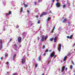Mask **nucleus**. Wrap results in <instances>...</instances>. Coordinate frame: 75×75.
<instances>
[{
	"label": "nucleus",
	"instance_id": "f8f14e48",
	"mask_svg": "<svg viewBox=\"0 0 75 75\" xmlns=\"http://www.w3.org/2000/svg\"><path fill=\"white\" fill-rule=\"evenodd\" d=\"M63 8H66V5L65 4H64L63 5Z\"/></svg>",
	"mask_w": 75,
	"mask_h": 75
},
{
	"label": "nucleus",
	"instance_id": "6ab92c4d",
	"mask_svg": "<svg viewBox=\"0 0 75 75\" xmlns=\"http://www.w3.org/2000/svg\"><path fill=\"white\" fill-rule=\"evenodd\" d=\"M50 41L52 42V41H53V38H51L50 39Z\"/></svg>",
	"mask_w": 75,
	"mask_h": 75
},
{
	"label": "nucleus",
	"instance_id": "f03ea898",
	"mask_svg": "<svg viewBox=\"0 0 75 75\" xmlns=\"http://www.w3.org/2000/svg\"><path fill=\"white\" fill-rule=\"evenodd\" d=\"M22 63L23 64H24L25 61V58H23V57H22Z\"/></svg>",
	"mask_w": 75,
	"mask_h": 75
},
{
	"label": "nucleus",
	"instance_id": "49530a36",
	"mask_svg": "<svg viewBox=\"0 0 75 75\" xmlns=\"http://www.w3.org/2000/svg\"><path fill=\"white\" fill-rule=\"evenodd\" d=\"M43 55H44V56H45V53L43 54Z\"/></svg>",
	"mask_w": 75,
	"mask_h": 75
},
{
	"label": "nucleus",
	"instance_id": "72a5a7b5",
	"mask_svg": "<svg viewBox=\"0 0 75 75\" xmlns=\"http://www.w3.org/2000/svg\"><path fill=\"white\" fill-rule=\"evenodd\" d=\"M35 67H37V66H38V64H35Z\"/></svg>",
	"mask_w": 75,
	"mask_h": 75
},
{
	"label": "nucleus",
	"instance_id": "412c9836",
	"mask_svg": "<svg viewBox=\"0 0 75 75\" xmlns=\"http://www.w3.org/2000/svg\"><path fill=\"white\" fill-rule=\"evenodd\" d=\"M73 36V35H71L70 37V39H72V37Z\"/></svg>",
	"mask_w": 75,
	"mask_h": 75
},
{
	"label": "nucleus",
	"instance_id": "338daca9",
	"mask_svg": "<svg viewBox=\"0 0 75 75\" xmlns=\"http://www.w3.org/2000/svg\"><path fill=\"white\" fill-rule=\"evenodd\" d=\"M56 57V55H55L54 56V57Z\"/></svg>",
	"mask_w": 75,
	"mask_h": 75
},
{
	"label": "nucleus",
	"instance_id": "3c124183",
	"mask_svg": "<svg viewBox=\"0 0 75 75\" xmlns=\"http://www.w3.org/2000/svg\"><path fill=\"white\" fill-rule=\"evenodd\" d=\"M1 60L3 59V58L2 57H1Z\"/></svg>",
	"mask_w": 75,
	"mask_h": 75
},
{
	"label": "nucleus",
	"instance_id": "864d4df0",
	"mask_svg": "<svg viewBox=\"0 0 75 75\" xmlns=\"http://www.w3.org/2000/svg\"><path fill=\"white\" fill-rule=\"evenodd\" d=\"M13 60H14V58L13 57Z\"/></svg>",
	"mask_w": 75,
	"mask_h": 75
},
{
	"label": "nucleus",
	"instance_id": "7ed1b4c3",
	"mask_svg": "<svg viewBox=\"0 0 75 75\" xmlns=\"http://www.w3.org/2000/svg\"><path fill=\"white\" fill-rule=\"evenodd\" d=\"M0 42L1 44V46H0V50H1V49H2V48H3V45H2V41H1V40L0 39Z\"/></svg>",
	"mask_w": 75,
	"mask_h": 75
},
{
	"label": "nucleus",
	"instance_id": "774afa93",
	"mask_svg": "<svg viewBox=\"0 0 75 75\" xmlns=\"http://www.w3.org/2000/svg\"><path fill=\"white\" fill-rule=\"evenodd\" d=\"M45 75H47V74H45Z\"/></svg>",
	"mask_w": 75,
	"mask_h": 75
},
{
	"label": "nucleus",
	"instance_id": "473e14b6",
	"mask_svg": "<svg viewBox=\"0 0 75 75\" xmlns=\"http://www.w3.org/2000/svg\"><path fill=\"white\" fill-rule=\"evenodd\" d=\"M45 52H48V50H46V51H45Z\"/></svg>",
	"mask_w": 75,
	"mask_h": 75
},
{
	"label": "nucleus",
	"instance_id": "39448f33",
	"mask_svg": "<svg viewBox=\"0 0 75 75\" xmlns=\"http://www.w3.org/2000/svg\"><path fill=\"white\" fill-rule=\"evenodd\" d=\"M18 42H21V38L20 37H18Z\"/></svg>",
	"mask_w": 75,
	"mask_h": 75
},
{
	"label": "nucleus",
	"instance_id": "bb28decb",
	"mask_svg": "<svg viewBox=\"0 0 75 75\" xmlns=\"http://www.w3.org/2000/svg\"><path fill=\"white\" fill-rule=\"evenodd\" d=\"M24 6H25V7H28V5L25 4L24 5Z\"/></svg>",
	"mask_w": 75,
	"mask_h": 75
},
{
	"label": "nucleus",
	"instance_id": "4d7b16f0",
	"mask_svg": "<svg viewBox=\"0 0 75 75\" xmlns=\"http://www.w3.org/2000/svg\"><path fill=\"white\" fill-rule=\"evenodd\" d=\"M34 4H35H35H35V2H34Z\"/></svg>",
	"mask_w": 75,
	"mask_h": 75
},
{
	"label": "nucleus",
	"instance_id": "0eeeda50",
	"mask_svg": "<svg viewBox=\"0 0 75 75\" xmlns=\"http://www.w3.org/2000/svg\"><path fill=\"white\" fill-rule=\"evenodd\" d=\"M65 66H63L62 69V72H64V71L65 69Z\"/></svg>",
	"mask_w": 75,
	"mask_h": 75
},
{
	"label": "nucleus",
	"instance_id": "dca6fc26",
	"mask_svg": "<svg viewBox=\"0 0 75 75\" xmlns=\"http://www.w3.org/2000/svg\"><path fill=\"white\" fill-rule=\"evenodd\" d=\"M50 18H50V17H49L47 19V21H48L50 20Z\"/></svg>",
	"mask_w": 75,
	"mask_h": 75
},
{
	"label": "nucleus",
	"instance_id": "13d9d810",
	"mask_svg": "<svg viewBox=\"0 0 75 75\" xmlns=\"http://www.w3.org/2000/svg\"><path fill=\"white\" fill-rule=\"evenodd\" d=\"M59 71H61V69H59Z\"/></svg>",
	"mask_w": 75,
	"mask_h": 75
},
{
	"label": "nucleus",
	"instance_id": "1a4fd4ad",
	"mask_svg": "<svg viewBox=\"0 0 75 75\" xmlns=\"http://www.w3.org/2000/svg\"><path fill=\"white\" fill-rule=\"evenodd\" d=\"M38 59L39 61H41V57H40V56H39V57H38Z\"/></svg>",
	"mask_w": 75,
	"mask_h": 75
},
{
	"label": "nucleus",
	"instance_id": "e433bc0d",
	"mask_svg": "<svg viewBox=\"0 0 75 75\" xmlns=\"http://www.w3.org/2000/svg\"><path fill=\"white\" fill-rule=\"evenodd\" d=\"M17 28H19V26L18 25H17L16 27Z\"/></svg>",
	"mask_w": 75,
	"mask_h": 75
},
{
	"label": "nucleus",
	"instance_id": "79ce46f5",
	"mask_svg": "<svg viewBox=\"0 0 75 75\" xmlns=\"http://www.w3.org/2000/svg\"><path fill=\"white\" fill-rule=\"evenodd\" d=\"M14 46L15 47H17V45H16V44L14 45Z\"/></svg>",
	"mask_w": 75,
	"mask_h": 75
},
{
	"label": "nucleus",
	"instance_id": "c03bdc74",
	"mask_svg": "<svg viewBox=\"0 0 75 75\" xmlns=\"http://www.w3.org/2000/svg\"><path fill=\"white\" fill-rule=\"evenodd\" d=\"M24 34H25V33H23L22 34V35H24Z\"/></svg>",
	"mask_w": 75,
	"mask_h": 75
},
{
	"label": "nucleus",
	"instance_id": "58836bf2",
	"mask_svg": "<svg viewBox=\"0 0 75 75\" xmlns=\"http://www.w3.org/2000/svg\"><path fill=\"white\" fill-rule=\"evenodd\" d=\"M8 64H9V62H6L7 65H8Z\"/></svg>",
	"mask_w": 75,
	"mask_h": 75
},
{
	"label": "nucleus",
	"instance_id": "de8ad7c7",
	"mask_svg": "<svg viewBox=\"0 0 75 75\" xmlns=\"http://www.w3.org/2000/svg\"><path fill=\"white\" fill-rule=\"evenodd\" d=\"M11 40H12V39H10L9 40V41H11Z\"/></svg>",
	"mask_w": 75,
	"mask_h": 75
},
{
	"label": "nucleus",
	"instance_id": "603ef678",
	"mask_svg": "<svg viewBox=\"0 0 75 75\" xmlns=\"http://www.w3.org/2000/svg\"><path fill=\"white\" fill-rule=\"evenodd\" d=\"M23 5L24 6L25 5V3H24V2H23Z\"/></svg>",
	"mask_w": 75,
	"mask_h": 75
},
{
	"label": "nucleus",
	"instance_id": "423d86ee",
	"mask_svg": "<svg viewBox=\"0 0 75 75\" xmlns=\"http://www.w3.org/2000/svg\"><path fill=\"white\" fill-rule=\"evenodd\" d=\"M55 55V52H53L51 54H50V57H52Z\"/></svg>",
	"mask_w": 75,
	"mask_h": 75
},
{
	"label": "nucleus",
	"instance_id": "7c9ffc66",
	"mask_svg": "<svg viewBox=\"0 0 75 75\" xmlns=\"http://www.w3.org/2000/svg\"><path fill=\"white\" fill-rule=\"evenodd\" d=\"M8 13L10 14H11V11H10L9 12V13Z\"/></svg>",
	"mask_w": 75,
	"mask_h": 75
},
{
	"label": "nucleus",
	"instance_id": "b1692460",
	"mask_svg": "<svg viewBox=\"0 0 75 75\" xmlns=\"http://www.w3.org/2000/svg\"><path fill=\"white\" fill-rule=\"evenodd\" d=\"M8 56V54H5V57H7Z\"/></svg>",
	"mask_w": 75,
	"mask_h": 75
},
{
	"label": "nucleus",
	"instance_id": "2f4dec72",
	"mask_svg": "<svg viewBox=\"0 0 75 75\" xmlns=\"http://www.w3.org/2000/svg\"><path fill=\"white\" fill-rule=\"evenodd\" d=\"M38 24H40V20L38 21Z\"/></svg>",
	"mask_w": 75,
	"mask_h": 75
},
{
	"label": "nucleus",
	"instance_id": "ddd939ff",
	"mask_svg": "<svg viewBox=\"0 0 75 75\" xmlns=\"http://www.w3.org/2000/svg\"><path fill=\"white\" fill-rule=\"evenodd\" d=\"M67 3L68 6H71V3H70L67 2Z\"/></svg>",
	"mask_w": 75,
	"mask_h": 75
},
{
	"label": "nucleus",
	"instance_id": "5701e85b",
	"mask_svg": "<svg viewBox=\"0 0 75 75\" xmlns=\"http://www.w3.org/2000/svg\"><path fill=\"white\" fill-rule=\"evenodd\" d=\"M45 45H43V46L42 48L43 49H44V48H45Z\"/></svg>",
	"mask_w": 75,
	"mask_h": 75
},
{
	"label": "nucleus",
	"instance_id": "37998d69",
	"mask_svg": "<svg viewBox=\"0 0 75 75\" xmlns=\"http://www.w3.org/2000/svg\"><path fill=\"white\" fill-rule=\"evenodd\" d=\"M49 13H52V11H50L49 12Z\"/></svg>",
	"mask_w": 75,
	"mask_h": 75
},
{
	"label": "nucleus",
	"instance_id": "bf43d9fd",
	"mask_svg": "<svg viewBox=\"0 0 75 75\" xmlns=\"http://www.w3.org/2000/svg\"><path fill=\"white\" fill-rule=\"evenodd\" d=\"M6 30V29L5 28H4V31H5V30Z\"/></svg>",
	"mask_w": 75,
	"mask_h": 75
},
{
	"label": "nucleus",
	"instance_id": "9b49d317",
	"mask_svg": "<svg viewBox=\"0 0 75 75\" xmlns=\"http://www.w3.org/2000/svg\"><path fill=\"white\" fill-rule=\"evenodd\" d=\"M67 21V19H64V20H63L62 21L63 23H65V22H66Z\"/></svg>",
	"mask_w": 75,
	"mask_h": 75
},
{
	"label": "nucleus",
	"instance_id": "a878e982",
	"mask_svg": "<svg viewBox=\"0 0 75 75\" xmlns=\"http://www.w3.org/2000/svg\"><path fill=\"white\" fill-rule=\"evenodd\" d=\"M71 62L73 65H75V64H74V61H72V60H71Z\"/></svg>",
	"mask_w": 75,
	"mask_h": 75
},
{
	"label": "nucleus",
	"instance_id": "f704fd0d",
	"mask_svg": "<svg viewBox=\"0 0 75 75\" xmlns=\"http://www.w3.org/2000/svg\"><path fill=\"white\" fill-rule=\"evenodd\" d=\"M70 55V53H69L67 54V56H69V55Z\"/></svg>",
	"mask_w": 75,
	"mask_h": 75
},
{
	"label": "nucleus",
	"instance_id": "4be33fe9",
	"mask_svg": "<svg viewBox=\"0 0 75 75\" xmlns=\"http://www.w3.org/2000/svg\"><path fill=\"white\" fill-rule=\"evenodd\" d=\"M47 38H48V37L47 36H46L45 37V40H46V39H47Z\"/></svg>",
	"mask_w": 75,
	"mask_h": 75
},
{
	"label": "nucleus",
	"instance_id": "393cba45",
	"mask_svg": "<svg viewBox=\"0 0 75 75\" xmlns=\"http://www.w3.org/2000/svg\"><path fill=\"white\" fill-rule=\"evenodd\" d=\"M73 67V66H72V65H71L70 67V69H72V68Z\"/></svg>",
	"mask_w": 75,
	"mask_h": 75
},
{
	"label": "nucleus",
	"instance_id": "69168bd1",
	"mask_svg": "<svg viewBox=\"0 0 75 75\" xmlns=\"http://www.w3.org/2000/svg\"><path fill=\"white\" fill-rule=\"evenodd\" d=\"M7 74H8V73L7 72Z\"/></svg>",
	"mask_w": 75,
	"mask_h": 75
},
{
	"label": "nucleus",
	"instance_id": "c9c22d12",
	"mask_svg": "<svg viewBox=\"0 0 75 75\" xmlns=\"http://www.w3.org/2000/svg\"><path fill=\"white\" fill-rule=\"evenodd\" d=\"M16 54L14 55L13 56V58H15V57H16Z\"/></svg>",
	"mask_w": 75,
	"mask_h": 75
},
{
	"label": "nucleus",
	"instance_id": "c85d7f7f",
	"mask_svg": "<svg viewBox=\"0 0 75 75\" xmlns=\"http://www.w3.org/2000/svg\"><path fill=\"white\" fill-rule=\"evenodd\" d=\"M10 15L8 13L6 14V16H9V15Z\"/></svg>",
	"mask_w": 75,
	"mask_h": 75
},
{
	"label": "nucleus",
	"instance_id": "680f3d73",
	"mask_svg": "<svg viewBox=\"0 0 75 75\" xmlns=\"http://www.w3.org/2000/svg\"><path fill=\"white\" fill-rule=\"evenodd\" d=\"M42 75H45L44 74H42Z\"/></svg>",
	"mask_w": 75,
	"mask_h": 75
},
{
	"label": "nucleus",
	"instance_id": "4c0bfd02",
	"mask_svg": "<svg viewBox=\"0 0 75 75\" xmlns=\"http://www.w3.org/2000/svg\"><path fill=\"white\" fill-rule=\"evenodd\" d=\"M35 17L36 18H38V16L37 15L35 16Z\"/></svg>",
	"mask_w": 75,
	"mask_h": 75
},
{
	"label": "nucleus",
	"instance_id": "f257e3e1",
	"mask_svg": "<svg viewBox=\"0 0 75 75\" xmlns=\"http://www.w3.org/2000/svg\"><path fill=\"white\" fill-rule=\"evenodd\" d=\"M62 46V45L61 44H59V47H58V50L60 52L61 51V47Z\"/></svg>",
	"mask_w": 75,
	"mask_h": 75
},
{
	"label": "nucleus",
	"instance_id": "a19ab883",
	"mask_svg": "<svg viewBox=\"0 0 75 75\" xmlns=\"http://www.w3.org/2000/svg\"><path fill=\"white\" fill-rule=\"evenodd\" d=\"M67 38H70V37L69 36H67Z\"/></svg>",
	"mask_w": 75,
	"mask_h": 75
},
{
	"label": "nucleus",
	"instance_id": "8fccbe9b",
	"mask_svg": "<svg viewBox=\"0 0 75 75\" xmlns=\"http://www.w3.org/2000/svg\"><path fill=\"white\" fill-rule=\"evenodd\" d=\"M54 1H55V0H53L52 1V2H54Z\"/></svg>",
	"mask_w": 75,
	"mask_h": 75
},
{
	"label": "nucleus",
	"instance_id": "aec40b11",
	"mask_svg": "<svg viewBox=\"0 0 75 75\" xmlns=\"http://www.w3.org/2000/svg\"><path fill=\"white\" fill-rule=\"evenodd\" d=\"M42 1V0H38V1L39 3H40V2H41Z\"/></svg>",
	"mask_w": 75,
	"mask_h": 75
},
{
	"label": "nucleus",
	"instance_id": "5fc2aeb1",
	"mask_svg": "<svg viewBox=\"0 0 75 75\" xmlns=\"http://www.w3.org/2000/svg\"><path fill=\"white\" fill-rule=\"evenodd\" d=\"M73 47H74V46H75V44H74V45H73Z\"/></svg>",
	"mask_w": 75,
	"mask_h": 75
},
{
	"label": "nucleus",
	"instance_id": "6e6d98bb",
	"mask_svg": "<svg viewBox=\"0 0 75 75\" xmlns=\"http://www.w3.org/2000/svg\"><path fill=\"white\" fill-rule=\"evenodd\" d=\"M28 13H30V11H28Z\"/></svg>",
	"mask_w": 75,
	"mask_h": 75
},
{
	"label": "nucleus",
	"instance_id": "20e7f679",
	"mask_svg": "<svg viewBox=\"0 0 75 75\" xmlns=\"http://www.w3.org/2000/svg\"><path fill=\"white\" fill-rule=\"evenodd\" d=\"M56 5L57 7L58 8L60 7H61V4L58 2H57V3L56 4Z\"/></svg>",
	"mask_w": 75,
	"mask_h": 75
},
{
	"label": "nucleus",
	"instance_id": "4468645a",
	"mask_svg": "<svg viewBox=\"0 0 75 75\" xmlns=\"http://www.w3.org/2000/svg\"><path fill=\"white\" fill-rule=\"evenodd\" d=\"M23 11V7L21 8V10L20 11L21 13H22Z\"/></svg>",
	"mask_w": 75,
	"mask_h": 75
},
{
	"label": "nucleus",
	"instance_id": "0e129e2a",
	"mask_svg": "<svg viewBox=\"0 0 75 75\" xmlns=\"http://www.w3.org/2000/svg\"><path fill=\"white\" fill-rule=\"evenodd\" d=\"M56 1H58V0H56Z\"/></svg>",
	"mask_w": 75,
	"mask_h": 75
},
{
	"label": "nucleus",
	"instance_id": "e2e57ef3",
	"mask_svg": "<svg viewBox=\"0 0 75 75\" xmlns=\"http://www.w3.org/2000/svg\"><path fill=\"white\" fill-rule=\"evenodd\" d=\"M68 24H69V22H68Z\"/></svg>",
	"mask_w": 75,
	"mask_h": 75
},
{
	"label": "nucleus",
	"instance_id": "cd10ccee",
	"mask_svg": "<svg viewBox=\"0 0 75 75\" xmlns=\"http://www.w3.org/2000/svg\"><path fill=\"white\" fill-rule=\"evenodd\" d=\"M12 75H17V73H13Z\"/></svg>",
	"mask_w": 75,
	"mask_h": 75
},
{
	"label": "nucleus",
	"instance_id": "052dcab7",
	"mask_svg": "<svg viewBox=\"0 0 75 75\" xmlns=\"http://www.w3.org/2000/svg\"><path fill=\"white\" fill-rule=\"evenodd\" d=\"M65 74V71H64L63 74Z\"/></svg>",
	"mask_w": 75,
	"mask_h": 75
},
{
	"label": "nucleus",
	"instance_id": "09e8293b",
	"mask_svg": "<svg viewBox=\"0 0 75 75\" xmlns=\"http://www.w3.org/2000/svg\"><path fill=\"white\" fill-rule=\"evenodd\" d=\"M49 51L50 52H51V51H52V50H49Z\"/></svg>",
	"mask_w": 75,
	"mask_h": 75
},
{
	"label": "nucleus",
	"instance_id": "c756f323",
	"mask_svg": "<svg viewBox=\"0 0 75 75\" xmlns=\"http://www.w3.org/2000/svg\"><path fill=\"white\" fill-rule=\"evenodd\" d=\"M44 16V15H43V14L42 13L41 15H40V17H42V16Z\"/></svg>",
	"mask_w": 75,
	"mask_h": 75
},
{
	"label": "nucleus",
	"instance_id": "9d476101",
	"mask_svg": "<svg viewBox=\"0 0 75 75\" xmlns=\"http://www.w3.org/2000/svg\"><path fill=\"white\" fill-rule=\"evenodd\" d=\"M57 39V37H56L54 39V41L55 42H56L57 41V40H56Z\"/></svg>",
	"mask_w": 75,
	"mask_h": 75
},
{
	"label": "nucleus",
	"instance_id": "f3484780",
	"mask_svg": "<svg viewBox=\"0 0 75 75\" xmlns=\"http://www.w3.org/2000/svg\"><path fill=\"white\" fill-rule=\"evenodd\" d=\"M67 59V57L65 56L64 58V59H63L64 61H65V59Z\"/></svg>",
	"mask_w": 75,
	"mask_h": 75
},
{
	"label": "nucleus",
	"instance_id": "a211bd4d",
	"mask_svg": "<svg viewBox=\"0 0 75 75\" xmlns=\"http://www.w3.org/2000/svg\"><path fill=\"white\" fill-rule=\"evenodd\" d=\"M55 27H54V28L53 29L52 31V33L53 32H54V30L55 29Z\"/></svg>",
	"mask_w": 75,
	"mask_h": 75
},
{
	"label": "nucleus",
	"instance_id": "a18cd8bd",
	"mask_svg": "<svg viewBox=\"0 0 75 75\" xmlns=\"http://www.w3.org/2000/svg\"><path fill=\"white\" fill-rule=\"evenodd\" d=\"M68 68H66V69H65V70L66 71H67V69Z\"/></svg>",
	"mask_w": 75,
	"mask_h": 75
},
{
	"label": "nucleus",
	"instance_id": "ea45409f",
	"mask_svg": "<svg viewBox=\"0 0 75 75\" xmlns=\"http://www.w3.org/2000/svg\"><path fill=\"white\" fill-rule=\"evenodd\" d=\"M37 39L38 40V41H39V37H38L37 38Z\"/></svg>",
	"mask_w": 75,
	"mask_h": 75
},
{
	"label": "nucleus",
	"instance_id": "6e6552de",
	"mask_svg": "<svg viewBox=\"0 0 75 75\" xmlns=\"http://www.w3.org/2000/svg\"><path fill=\"white\" fill-rule=\"evenodd\" d=\"M44 39H45V38L44 37V35H43L42 36V39H41V40L42 41H43L44 40Z\"/></svg>",
	"mask_w": 75,
	"mask_h": 75
},
{
	"label": "nucleus",
	"instance_id": "2eb2a0df",
	"mask_svg": "<svg viewBox=\"0 0 75 75\" xmlns=\"http://www.w3.org/2000/svg\"><path fill=\"white\" fill-rule=\"evenodd\" d=\"M42 14L43 16H45V15H47V13L46 12L43 13Z\"/></svg>",
	"mask_w": 75,
	"mask_h": 75
}]
</instances>
